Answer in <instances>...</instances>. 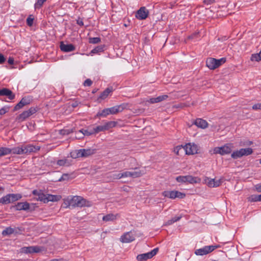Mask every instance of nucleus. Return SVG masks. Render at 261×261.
Returning <instances> with one entry per match:
<instances>
[{
    "label": "nucleus",
    "instance_id": "obj_64",
    "mask_svg": "<svg viewBox=\"0 0 261 261\" xmlns=\"http://www.w3.org/2000/svg\"><path fill=\"white\" fill-rule=\"evenodd\" d=\"M259 163L261 164V159L259 160Z\"/></svg>",
    "mask_w": 261,
    "mask_h": 261
},
{
    "label": "nucleus",
    "instance_id": "obj_45",
    "mask_svg": "<svg viewBox=\"0 0 261 261\" xmlns=\"http://www.w3.org/2000/svg\"><path fill=\"white\" fill-rule=\"evenodd\" d=\"M122 177H130V171H125L121 173Z\"/></svg>",
    "mask_w": 261,
    "mask_h": 261
},
{
    "label": "nucleus",
    "instance_id": "obj_44",
    "mask_svg": "<svg viewBox=\"0 0 261 261\" xmlns=\"http://www.w3.org/2000/svg\"><path fill=\"white\" fill-rule=\"evenodd\" d=\"M92 84V81L89 79H88L86 80L84 83V85L85 86H90Z\"/></svg>",
    "mask_w": 261,
    "mask_h": 261
},
{
    "label": "nucleus",
    "instance_id": "obj_7",
    "mask_svg": "<svg viewBox=\"0 0 261 261\" xmlns=\"http://www.w3.org/2000/svg\"><path fill=\"white\" fill-rule=\"evenodd\" d=\"M253 150L251 148H241L239 150L233 151L231 153V156L233 159H237L238 158H240L244 155L247 156L251 154Z\"/></svg>",
    "mask_w": 261,
    "mask_h": 261
},
{
    "label": "nucleus",
    "instance_id": "obj_63",
    "mask_svg": "<svg viewBox=\"0 0 261 261\" xmlns=\"http://www.w3.org/2000/svg\"><path fill=\"white\" fill-rule=\"evenodd\" d=\"M67 176V174H64V175H63V176Z\"/></svg>",
    "mask_w": 261,
    "mask_h": 261
},
{
    "label": "nucleus",
    "instance_id": "obj_37",
    "mask_svg": "<svg viewBox=\"0 0 261 261\" xmlns=\"http://www.w3.org/2000/svg\"><path fill=\"white\" fill-rule=\"evenodd\" d=\"M9 150L7 147H0V156L9 154Z\"/></svg>",
    "mask_w": 261,
    "mask_h": 261
},
{
    "label": "nucleus",
    "instance_id": "obj_17",
    "mask_svg": "<svg viewBox=\"0 0 261 261\" xmlns=\"http://www.w3.org/2000/svg\"><path fill=\"white\" fill-rule=\"evenodd\" d=\"M149 15L148 10L145 7H141L136 12V17L140 20L145 19Z\"/></svg>",
    "mask_w": 261,
    "mask_h": 261
},
{
    "label": "nucleus",
    "instance_id": "obj_18",
    "mask_svg": "<svg viewBox=\"0 0 261 261\" xmlns=\"http://www.w3.org/2000/svg\"><path fill=\"white\" fill-rule=\"evenodd\" d=\"M31 102V99L29 97H23L21 100L15 106L14 108V111H17L23 107L30 104Z\"/></svg>",
    "mask_w": 261,
    "mask_h": 261
},
{
    "label": "nucleus",
    "instance_id": "obj_12",
    "mask_svg": "<svg viewBox=\"0 0 261 261\" xmlns=\"http://www.w3.org/2000/svg\"><path fill=\"white\" fill-rule=\"evenodd\" d=\"M158 250V248H156L147 253L139 254L137 256V260L138 261H145L151 258L157 253Z\"/></svg>",
    "mask_w": 261,
    "mask_h": 261
},
{
    "label": "nucleus",
    "instance_id": "obj_9",
    "mask_svg": "<svg viewBox=\"0 0 261 261\" xmlns=\"http://www.w3.org/2000/svg\"><path fill=\"white\" fill-rule=\"evenodd\" d=\"M37 111L38 108L37 107H31L28 110L25 111L19 115L17 117L16 120L19 122L23 121L30 116L36 113Z\"/></svg>",
    "mask_w": 261,
    "mask_h": 261
},
{
    "label": "nucleus",
    "instance_id": "obj_50",
    "mask_svg": "<svg viewBox=\"0 0 261 261\" xmlns=\"http://www.w3.org/2000/svg\"><path fill=\"white\" fill-rule=\"evenodd\" d=\"M215 182V179H211L210 180H208V181L207 182V185L210 187H214V182Z\"/></svg>",
    "mask_w": 261,
    "mask_h": 261
},
{
    "label": "nucleus",
    "instance_id": "obj_6",
    "mask_svg": "<svg viewBox=\"0 0 261 261\" xmlns=\"http://www.w3.org/2000/svg\"><path fill=\"white\" fill-rule=\"evenodd\" d=\"M35 203H29L27 202H18L17 204L13 206L12 208L14 209L15 211H34L35 210V207H37Z\"/></svg>",
    "mask_w": 261,
    "mask_h": 261
},
{
    "label": "nucleus",
    "instance_id": "obj_36",
    "mask_svg": "<svg viewBox=\"0 0 261 261\" xmlns=\"http://www.w3.org/2000/svg\"><path fill=\"white\" fill-rule=\"evenodd\" d=\"M110 114V110L109 108L105 109L100 113L97 114L98 116L102 117H106L107 115Z\"/></svg>",
    "mask_w": 261,
    "mask_h": 261
},
{
    "label": "nucleus",
    "instance_id": "obj_34",
    "mask_svg": "<svg viewBox=\"0 0 261 261\" xmlns=\"http://www.w3.org/2000/svg\"><path fill=\"white\" fill-rule=\"evenodd\" d=\"M46 1L47 0H37L34 5L35 9H40Z\"/></svg>",
    "mask_w": 261,
    "mask_h": 261
},
{
    "label": "nucleus",
    "instance_id": "obj_49",
    "mask_svg": "<svg viewBox=\"0 0 261 261\" xmlns=\"http://www.w3.org/2000/svg\"><path fill=\"white\" fill-rule=\"evenodd\" d=\"M76 23L78 25H80V26H83L84 25V22H83V19L80 18V17H79L76 19Z\"/></svg>",
    "mask_w": 261,
    "mask_h": 261
},
{
    "label": "nucleus",
    "instance_id": "obj_55",
    "mask_svg": "<svg viewBox=\"0 0 261 261\" xmlns=\"http://www.w3.org/2000/svg\"><path fill=\"white\" fill-rule=\"evenodd\" d=\"M14 59L13 58H11V57H10L9 59H8V63L10 64V65H13L14 64Z\"/></svg>",
    "mask_w": 261,
    "mask_h": 261
},
{
    "label": "nucleus",
    "instance_id": "obj_23",
    "mask_svg": "<svg viewBox=\"0 0 261 261\" xmlns=\"http://www.w3.org/2000/svg\"><path fill=\"white\" fill-rule=\"evenodd\" d=\"M19 230H20L17 228H12L11 227H8L2 231V234L3 236H7L13 233L16 234L19 233Z\"/></svg>",
    "mask_w": 261,
    "mask_h": 261
},
{
    "label": "nucleus",
    "instance_id": "obj_51",
    "mask_svg": "<svg viewBox=\"0 0 261 261\" xmlns=\"http://www.w3.org/2000/svg\"><path fill=\"white\" fill-rule=\"evenodd\" d=\"M198 34H199V33L195 32V33H193V34H192L191 35L189 36L188 37V39H194V38H195L198 35Z\"/></svg>",
    "mask_w": 261,
    "mask_h": 261
},
{
    "label": "nucleus",
    "instance_id": "obj_53",
    "mask_svg": "<svg viewBox=\"0 0 261 261\" xmlns=\"http://www.w3.org/2000/svg\"><path fill=\"white\" fill-rule=\"evenodd\" d=\"M215 0H203V3L206 5H210L214 2Z\"/></svg>",
    "mask_w": 261,
    "mask_h": 261
},
{
    "label": "nucleus",
    "instance_id": "obj_14",
    "mask_svg": "<svg viewBox=\"0 0 261 261\" xmlns=\"http://www.w3.org/2000/svg\"><path fill=\"white\" fill-rule=\"evenodd\" d=\"M231 151V146L229 144L225 145L220 147H216L214 149V152L216 154L224 155L229 154Z\"/></svg>",
    "mask_w": 261,
    "mask_h": 261
},
{
    "label": "nucleus",
    "instance_id": "obj_56",
    "mask_svg": "<svg viewBox=\"0 0 261 261\" xmlns=\"http://www.w3.org/2000/svg\"><path fill=\"white\" fill-rule=\"evenodd\" d=\"M69 130H61V134L62 135H67L69 134Z\"/></svg>",
    "mask_w": 261,
    "mask_h": 261
},
{
    "label": "nucleus",
    "instance_id": "obj_26",
    "mask_svg": "<svg viewBox=\"0 0 261 261\" xmlns=\"http://www.w3.org/2000/svg\"><path fill=\"white\" fill-rule=\"evenodd\" d=\"M110 114H116L118 112H121L124 109L122 105L116 106L109 108Z\"/></svg>",
    "mask_w": 261,
    "mask_h": 261
},
{
    "label": "nucleus",
    "instance_id": "obj_8",
    "mask_svg": "<svg viewBox=\"0 0 261 261\" xmlns=\"http://www.w3.org/2000/svg\"><path fill=\"white\" fill-rule=\"evenodd\" d=\"M162 195L166 197L172 199H174L176 198L182 199L186 196V194L185 193L175 190L165 191L162 193Z\"/></svg>",
    "mask_w": 261,
    "mask_h": 261
},
{
    "label": "nucleus",
    "instance_id": "obj_2",
    "mask_svg": "<svg viewBox=\"0 0 261 261\" xmlns=\"http://www.w3.org/2000/svg\"><path fill=\"white\" fill-rule=\"evenodd\" d=\"M70 205L72 207H91L93 205L91 201H88L79 196H70Z\"/></svg>",
    "mask_w": 261,
    "mask_h": 261
},
{
    "label": "nucleus",
    "instance_id": "obj_3",
    "mask_svg": "<svg viewBox=\"0 0 261 261\" xmlns=\"http://www.w3.org/2000/svg\"><path fill=\"white\" fill-rule=\"evenodd\" d=\"M96 149L91 148L75 150L74 151L71 152V157L73 159L79 158H88L96 153Z\"/></svg>",
    "mask_w": 261,
    "mask_h": 261
},
{
    "label": "nucleus",
    "instance_id": "obj_46",
    "mask_svg": "<svg viewBox=\"0 0 261 261\" xmlns=\"http://www.w3.org/2000/svg\"><path fill=\"white\" fill-rule=\"evenodd\" d=\"M112 176L113 178L115 179H118L122 178L121 176V173L113 174Z\"/></svg>",
    "mask_w": 261,
    "mask_h": 261
},
{
    "label": "nucleus",
    "instance_id": "obj_38",
    "mask_svg": "<svg viewBox=\"0 0 261 261\" xmlns=\"http://www.w3.org/2000/svg\"><path fill=\"white\" fill-rule=\"evenodd\" d=\"M34 18L32 15H30L27 19V24L29 27H32L33 24Z\"/></svg>",
    "mask_w": 261,
    "mask_h": 261
},
{
    "label": "nucleus",
    "instance_id": "obj_35",
    "mask_svg": "<svg viewBox=\"0 0 261 261\" xmlns=\"http://www.w3.org/2000/svg\"><path fill=\"white\" fill-rule=\"evenodd\" d=\"M57 165L60 166H68L70 165V163L68 162V160L67 159H62L59 160L57 161Z\"/></svg>",
    "mask_w": 261,
    "mask_h": 261
},
{
    "label": "nucleus",
    "instance_id": "obj_4",
    "mask_svg": "<svg viewBox=\"0 0 261 261\" xmlns=\"http://www.w3.org/2000/svg\"><path fill=\"white\" fill-rule=\"evenodd\" d=\"M226 61L225 58H222L220 59L209 58L206 61V65L210 69L214 70L222 65Z\"/></svg>",
    "mask_w": 261,
    "mask_h": 261
},
{
    "label": "nucleus",
    "instance_id": "obj_21",
    "mask_svg": "<svg viewBox=\"0 0 261 261\" xmlns=\"http://www.w3.org/2000/svg\"><path fill=\"white\" fill-rule=\"evenodd\" d=\"M0 96H7L10 100H12L15 98V94L7 88L0 89Z\"/></svg>",
    "mask_w": 261,
    "mask_h": 261
},
{
    "label": "nucleus",
    "instance_id": "obj_42",
    "mask_svg": "<svg viewBox=\"0 0 261 261\" xmlns=\"http://www.w3.org/2000/svg\"><path fill=\"white\" fill-rule=\"evenodd\" d=\"M257 195H252L248 198V200L251 202L258 201Z\"/></svg>",
    "mask_w": 261,
    "mask_h": 261
},
{
    "label": "nucleus",
    "instance_id": "obj_59",
    "mask_svg": "<svg viewBox=\"0 0 261 261\" xmlns=\"http://www.w3.org/2000/svg\"><path fill=\"white\" fill-rule=\"evenodd\" d=\"M258 196V201H261V194L260 195H257Z\"/></svg>",
    "mask_w": 261,
    "mask_h": 261
},
{
    "label": "nucleus",
    "instance_id": "obj_5",
    "mask_svg": "<svg viewBox=\"0 0 261 261\" xmlns=\"http://www.w3.org/2000/svg\"><path fill=\"white\" fill-rule=\"evenodd\" d=\"M22 198L21 194H8L0 198V204H8L15 202Z\"/></svg>",
    "mask_w": 261,
    "mask_h": 261
},
{
    "label": "nucleus",
    "instance_id": "obj_33",
    "mask_svg": "<svg viewBox=\"0 0 261 261\" xmlns=\"http://www.w3.org/2000/svg\"><path fill=\"white\" fill-rule=\"evenodd\" d=\"M70 196L64 199V201L62 204V207L63 208H67L71 206Z\"/></svg>",
    "mask_w": 261,
    "mask_h": 261
},
{
    "label": "nucleus",
    "instance_id": "obj_28",
    "mask_svg": "<svg viewBox=\"0 0 261 261\" xmlns=\"http://www.w3.org/2000/svg\"><path fill=\"white\" fill-rule=\"evenodd\" d=\"M113 91V88L112 87H108L105 90H104L100 95V96L98 97V99H105L106 98L109 94Z\"/></svg>",
    "mask_w": 261,
    "mask_h": 261
},
{
    "label": "nucleus",
    "instance_id": "obj_47",
    "mask_svg": "<svg viewBox=\"0 0 261 261\" xmlns=\"http://www.w3.org/2000/svg\"><path fill=\"white\" fill-rule=\"evenodd\" d=\"M252 109L255 110H261V103H256L254 105L252 106Z\"/></svg>",
    "mask_w": 261,
    "mask_h": 261
},
{
    "label": "nucleus",
    "instance_id": "obj_22",
    "mask_svg": "<svg viewBox=\"0 0 261 261\" xmlns=\"http://www.w3.org/2000/svg\"><path fill=\"white\" fill-rule=\"evenodd\" d=\"M22 146L23 150H24V154L35 152L40 149L39 147L35 146L33 145L30 144L27 145H23Z\"/></svg>",
    "mask_w": 261,
    "mask_h": 261
},
{
    "label": "nucleus",
    "instance_id": "obj_39",
    "mask_svg": "<svg viewBox=\"0 0 261 261\" xmlns=\"http://www.w3.org/2000/svg\"><path fill=\"white\" fill-rule=\"evenodd\" d=\"M103 50V47L102 46H98L91 50V53L96 54V53L101 52Z\"/></svg>",
    "mask_w": 261,
    "mask_h": 261
},
{
    "label": "nucleus",
    "instance_id": "obj_24",
    "mask_svg": "<svg viewBox=\"0 0 261 261\" xmlns=\"http://www.w3.org/2000/svg\"><path fill=\"white\" fill-rule=\"evenodd\" d=\"M193 124L196 125L197 127L201 128H205L207 127L208 125L207 122L201 118L196 119L194 121Z\"/></svg>",
    "mask_w": 261,
    "mask_h": 261
},
{
    "label": "nucleus",
    "instance_id": "obj_10",
    "mask_svg": "<svg viewBox=\"0 0 261 261\" xmlns=\"http://www.w3.org/2000/svg\"><path fill=\"white\" fill-rule=\"evenodd\" d=\"M44 250L43 247L38 246H32L22 247L20 252L25 254H32L34 253H39Z\"/></svg>",
    "mask_w": 261,
    "mask_h": 261
},
{
    "label": "nucleus",
    "instance_id": "obj_29",
    "mask_svg": "<svg viewBox=\"0 0 261 261\" xmlns=\"http://www.w3.org/2000/svg\"><path fill=\"white\" fill-rule=\"evenodd\" d=\"M117 215H114L113 213H109L106 216L102 217V220L104 221L107 222L113 221L117 218Z\"/></svg>",
    "mask_w": 261,
    "mask_h": 261
},
{
    "label": "nucleus",
    "instance_id": "obj_32",
    "mask_svg": "<svg viewBox=\"0 0 261 261\" xmlns=\"http://www.w3.org/2000/svg\"><path fill=\"white\" fill-rule=\"evenodd\" d=\"M250 60L252 61H257V62L261 61V50H260V51L258 54H252Z\"/></svg>",
    "mask_w": 261,
    "mask_h": 261
},
{
    "label": "nucleus",
    "instance_id": "obj_19",
    "mask_svg": "<svg viewBox=\"0 0 261 261\" xmlns=\"http://www.w3.org/2000/svg\"><path fill=\"white\" fill-rule=\"evenodd\" d=\"M120 239L122 243H127L133 241L135 240V236L131 231L127 232L122 235Z\"/></svg>",
    "mask_w": 261,
    "mask_h": 261
},
{
    "label": "nucleus",
    "instance_id": "obj_43",
    "mask_svg": "<svg viewBox=\"0 0 261 261\" xmlns=\"http://www.w3.org/2000/svg\"><path fill=\"white\" fill-rule=\"evenodd\" d=\"M222 182V179H215V182H214V187H219Z\"/></svg>",
    "mask_w": 261,
    "mask_h": 261
},
{
    "label": "nucleus",
    "instance_id": "obj_62",
    "mask_svg": "<svg viewBox=\"0 0 261 261\" xmlns=\"http://www.w3.org/2000/svg\"><path fill=\"white\" fill-rule=\"evenodd\" d=\"M83 137H80V136H79V137H78L76 136V138H79V139H80V138H83Z\"/></svg>",
    "mask_w": 261,
    "mask_h": 261
},
{
    "label": "nucleus",
    "instance_id": "obj_41",
    "mask_svg": "<svg viewBox=\"0 0 261 261\" xmlns=\"http://www.w3.org/2000/svg\"><path fill=\"white\" fill-rule=\"evenodd\" d=\"M155 98H156V103H157V102H161L164 100H165L166 99H167L168 98V96L167 95H161V96H158L157 97H155Z\"/></svg>",
    "mask_w": 261,
    "mask_h": 261
},
{
    "label": "nucleus",
    "instance_id": "obj_54",
    "mask_svg": "<svg viewBox=\"0 0 261 261\" xmlns=\"http://www.w3.org/2000/svg\"><path fill=\"white\" fill-rule=\"evenodd\" d=\"M148 101L150 103H156V98L155 97L151 98L149 99V100H148Z\"/></svg>",
    "mask_w": 261,
    "mask_h": 261
},
{
    "label": "nucleus",
    "instance_id": "obj_57",
    "mask_svg": "<svg viewBox=\"0 0 261 261\" xmlns=\"http://www.w3.org/2000/svg\"><path fill=\"white\" fill-rule=\"evenodd\" d=\"M78 105V103L77 102H73L72 104H71V106L73 108H75L76 107H77Z\"/></svg>",
    "mask_w": 261,
    "mask_h": 261
},
{
    "label": "nucleus",
    "instance_id": "obj_61",
    "mask_svg": "<svg viewBox=\"0 0 261 261\" xmlns=\"http://www.w3.org/2000/svg\"><path fill=\"white\" fill-rule=\"evenodd\" d=\"M49 261H59V260L57 259H54L50 260Z\"/></svg>",
    "mask_w": 261,
    "mask_h": 261
},
{
    "label": "nucleus",
    "instance_id": "obj_58",
    "mask_svg": "<svg viewBox=\"0 0 261 261\" xmlns=\"http://www.w3.org/2000/svg\"><path fill=\"white\" fill-rule=\"evenodd\" d=\"M4 189L3 188H0V195H2L4 192Z\"/></svg>",
    "mask_w": 261,
    "mask_h": 261
},
{
    "label": "nucleus",
    "instance_id": "obj_60",
    "mask_svg": "<svg viewBox=\"0 0 261 261\" xmlns=\"http://www.w3.org/2000/svg\"><path fill=\"white\" fill-rule=\"evenodd\" d=\"M97 90H98V89L95 88V89H93V91H92V93H95V92H97Z\"/></svg>",
    "mask_w": 261,
    "mask_h": 261
},
{
    "label": "nucleus",
    "instance_id": "obj_27",
    "mask_svg": "<svg viewBox=\"0 0 261 261\" xmlns=\"http://www.w3.org/2000/svg\"><path fill=\"white\" fill-rule=\"evenodd\" d=\"M136 170L134 171H130V177L133 178H137L140 177L145 174V171L139 170L136 168Z\"/></svg>",
    "mask_w": 261,
    "mask_h": 261
},
{
    "label": "nucleus",
    "instance_id": "obj_31",
    "mask_svg": "<svg viewBox=\"0 0 261 261\" xmlns=\"http://www.w3.org/2000/svg\"><path fill=\"white\" fill-rule=\"evenodd\" d=\"M181 218H182L181 215H177L176 216H175L174 218L168 220L166 222V225H171V224H173V223L179 220Z\"/></svg>",
    "mask_w": 261,
    "mask_h": 261
},
{
    "label": "nucleus",
    "instance_id": "obj_1",
    "mask_svg": "<svg viewBox=\"0 0 261 261\" xmlns=\"http://www.w3.org/2000/svg\"><path fill=\"white\" fill-rule=\"evenodd\" d=\"M32 194L36 196L35 198L37 200L43 202L44 203H48L49 201L57 202L62 198L61 196L60 195L44 194L41 190H34L33 191Z\"/></svg>",
    "mask_w": 261,
    "mask_h": 261
},
{
    "label": "nucleus",
    "instance_id": "obj_11",
    "mask_svg": "<svg viewBox=\"0 0 261 261\" xmlns=\"http://www.w3.org/2000/svg\"><path fill=\"white\" fill-rule=\"evenodd\" d=\"M116 122L114 121H108L106 122L103 125H99L93 128L94 134H97L100 132H103L114 127Z\"/></svg>",
    "mask_w": 261,
    "mask_h": 261
},
{
    "label": "nucleus",
    "instance_id": "obj_52",
    "mask_svg": "<svg viewBox=\"0 0 261 261\" xmlns=\"http://www.w3.org/2000/svg\"><path fill=\"white\" fill-rule=\"evenodd\" d=\"M6 61V58L4 56V55L2 54H0V64H3Z\"/></svg>",
    "mask_w": 261,
    "mask_h": 261
},
{
    "label": "nucleus",
    "instance_id": "obj_25",
    "mask_svg": "<svg viewBox=\"0 0 261 261\" xmlns=\"http://www.w3.org/2000/svg\"><path fill=\"white\" fill-rule=\"evenodd\" d=\"M7 149L9 150V154L10 153H13L14 154H24V150H23L22 146L15 147L12 148V149L7 148Z\"/></svg>",
    "mask_w": 261,
    "mask_h": 261
},
{
    "label": "nucleus",
    "instance_id": "obj_40",
    "mask_svg": "<svg viewBox=\"0 0 261 261\" xmlns=\"http://www.w3.org/2000/svg\"><path fill=\"white\" fill-rule=\"evenodd\" d=\"M100 38L99 37H93L89 38V42L92 44H96L100 42Z\"/></svg>",
    "mask_w": 261,
    "mask_h": 261
},
{
    "label": "nucleus",
    "instance_id": "obj_15",
    "mask_svg": "<svg viewBox=\"0 0 261 261\" xmlns=\"http://www.w3.org/2000/svg\"><path fill=\"white\" fill-rule=\"evenodd\" d=\"M176 180L178 182L193 184L197 182L196 178L191 175L178 176L176 177Z\"/></svg>",
    "mask_w": 261,
    "mask_h": 261
},
{
    "label": "nucleus",
    "instance_id": "obj_20",
    "mask_svg": "<svg viewBox=\"0 0 261 261\" xmlns=\"http://www.w3.org/2000/svg\"><path fill=\"white\" fill-rule=\"evenodd\" d=\"M60 49L66 53L70 52L75 49V47L72 44H64L63 42L60 43Z\"/></svg>",
    "mask_w": 261,
    "mask_h": 261
},
{
    "label": "nucleus",
    "instance_id": "obj_30",
    "mask_svg": "<svg viewBox=\"0 0 261 261\" xmlns=\"http://www.w3.org/2000/svg\"><path fill=\"white\" fill-rule=\"evenodd\" d=\"M82 134L83 136H89L94 134L93 129L91 130H89L88 129H81L78 132L76 133V134Z\"/></svg>",
    "mask_w": 261,
    "mask_h": 261
},
{
    "label": "nucleus",
    "instance_id": "obj_13",
    "mask_svg": "<svg viewBox=\"0 0 261 261\" xmlns=\"http://www.w3.org/2000/svg\"><path fill=\"white\" fill-rule=\"evenodd\" d=\"M219 246H205L203 248L196 249L195 253L197 255H204L212 252L215 249L218 248Z\"/></svg>",
    "mask_w": 261,
    "mask_h": 261
},
{
    "label": "nucleus",
    "instance_id": "obj_16",
    "mask_svg": "<svg viewBox=\"0 0 261 261\" xmlns=\"http://www.w3.org/2000/svg\"><path fill=\"white\" fill-rule=\"evenodd\" d=\"M187 154H194L197 153L198 147L195 144L188 143L182 147Z\"/></svg>",
    "mask_w": 261,
    "mask_h": 261
},
{
    "label": "nucleus",
    "instance_id": "obj_48",
    "mask_svg": "<svg viewBox=\"0 0 261 261\" xmlns=\"http://www.w3.org/2000/svg\"><path fill=\"white\" fill-rule=\"evenodd\" d=\"M9 110L8 108H3L1 109H0V115H3L5 114L7 112H8Z\"/></svg>",
    "mask_w": 261,
    "mask_h": 261
}]
</instances>
